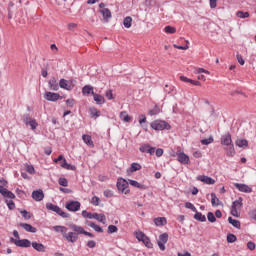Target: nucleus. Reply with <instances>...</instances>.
Segmentation results:
<instances>
[{
    "instance_id": "obj_1",
    "label": "nucleus",
    "mask_w": 256,
    "mask_h": 256,
    "mask_svg": "<svg viewBox=\"0 0 256 256\" xmlns=\"http://www.w3.org/2000/svg\"><path fill=\"white\" fill-rule=\"evenodd\" d=\"M53 230L56 231V233H61L63 235V238L68 241V243H75L77 242V239H79V236L75 232H68L67 233V227L65 226H54Z\"/></svg>"
},
{
    "instance_id": "obj_2",
    "label": "nucleus",
    "mask_w": 256,
    "mask_h": 256,
    "mask_svg": "<svg viewBox=\"0 0 256 256\" xmlns=\"http://www.w3.org/2000/svg\"><path fill=\"white\" fill-rule=\"evenodd\" d=\"M46 209H48V211H53V213H57V215H60L63 219H69V213L64 212L59 206L51 202L46 203Z\"/></svg>"
},
{
    "instance_id": "obj_3",
    "label": "nucleus",
    "mask_w": 256,
    "mask_h": 256,
    "mask_svg": "<svg viewBox=\"0 0 256 256\" xmlns=\"http://www.w3.org/2000/svg\"><path fill=\"white\" fill-rule=\"evenodd\" d=\"M135 237L138 241H142L145 247H147L148 249H153V243H151V239H149V237H147V235H145L143 231H136Z\"/></svg>"
},
{
    "instance_id": "obj_4",
    "label": "nucleus",
    "mask_w": 256,
    "mask_h": 256,
    "mask_svg": "<svg viewBox=\"0 0 256 256\" xmlns=\"http://www.w3.org/2000/svg\"><path fill=\"white\" fill-rule=\"evenodd\" d=\"M151 127L155 131H163L165 129L167 130L171 129V125H169V123L163 120H155L154 122L151 123Z\"/></svg>"
},
{
    "instance_id": "obj_5",
    "label": "nucleus",
    "mask_w": 256,
    "mask_h": 256,
    "mask_svg": "<svg viewBox=\"0 0 256 256\" xmlns=\"http://www.w3.org/2000/svg\"><path fill=\"white\" fill-rule=\"evenodd\" d=\"M117 189L118 191H121V193H124V195H128L129 193V182L127 180L120 178L117 181Z\"/></svg>"
},
{
    "instance_id": "obj_6",
    "label": "nucleus",
    "mask_w": 256,
    "mask_h": 256,
    "mask_svg": "<svg viewBox=\"0 0 256 256\" xmlns=\"http://www.w3.org/2000/svg\"><path fill=\"white\" fill-rule=\"evenodd\" d=\"M10 241L16 245V247H31V241L29 239H22V240H17L15 238H10Z\"/></svg>"
},
{
    "instance_id": "obj_7",
    "label": "nucleus",
    "mask_w": 256,
    "mask_h": 256,
    "mask_svg": "<svg viewBox=\"0 0 256 256\" xmlns=\"http://www.w3.org/2000/svg\"><path fill=\"white\" fill-rule=\"evenodd\" d=\"M177 161L181 163L182 165H189V156L185 154L184 152H181V150H178L176 152Z\"/></svg>"
},
{
    "instance_id": "obj_8",
    "label": "nucleus",
    "mask_w": 256,
    "mask_h": 256,
    "mask_svg": "<svg viewBox=\"0 0 256 256\" xmlns=\"http://www.w3.org/2000/svg\"><path fill=\"white\" fill-rule=\"evenodd\" d=\"M169 241V234L163 233L159 236L158 247L160 251H165V243Z\"/></svg>"
},
{
    "instance_id": "obj_9",
    "label": "nucleus",
    "mask_w": 256,
    "mask_h": 256,
    "mask_svg": "<svg viewBox=\"0 0 256 256\" xmlns=\"http://www.w3.org/2000/svg\"><path fill=\"white\" fill-rule=\"evenodd\" d=\"M234 187L241 193H253V189L247 184L234 183Z\"/></svg>"
},
{
    "instance_id": "obj_10",
    "label": "nucleus",
    "mask_w": 256,
    "mask_h": 256,
    "mask_svg": "<svg viewBox=\"0 0 256 256\" xmlns=\"http://www.w3.org/2000/svg\"><path fill=\"white\" fill-rule=\"evenodd\" d=\"M68 211H79L81 209V203L79 201H70L66 204Z\"/></svg>"
},
{
    "instance_id": "obj_11",
    "label": "nucleus",
    "mask_w": 256,
    "mask_h": 256,
    "mask_svg": "<svg viewBox=\"0 0 256 256\" xmlns=\"http://www.w3.org/2000/svg\"><path fill=\"white\" fill-rule=\"evenodd\" d=\"M141 153H149V155H155V147H151L149 144H142L139 148Z\"/></svg>"
},
{
    "instance_id": "obj_12",
    "label": "nucleus",
    "mask_w": 256,
    "mask_h": 256,
    "mask_svg": "<svg viewBox=\"0 0 256 256\" xmlns=\"http://www.w3.org/2000/svg\"><path fill=\"white\" fill-rule=\"evenodd\" d=\"M44 99H46V101H53V102L59 101V99H61V95L53 92H46L44 95Z\"/></svg>"
},
{
    "instance_id": "obj_13",
    "label": "nucleus",
    "mask_w": 256,
    "mask_h": 256,
    "mask_svg": "<svg viewBox=\"0 0 256 256\" xmlns=\"http://www.w3.org/2000/svg\"><path fill=\"white\" fill-rule=\"evenodd\" d=\"M197 181H201L202 183H206V185H215V179L205 176V175H199L197 176Z\"/></svg>"
},
{
    "instance_id": "obj_14",
    "label": "nucleus",
    "mask_w": 256,
    "mask_h": 256,
    "mask_svg": "<svg viewBox=\"0 0 256 256\" xmlns=\"http://www.w3.org/2000/svg\"><path fill=\"white\" fill-rule=\"evenodd\" d=\"M32 199H34V201H43V199H45L43 190H34L32 192Z\"/></svg>"
},
{
    "instance_id": "obj_15",
    "label": "nucleus",
    "mask_w": 256,
    "mask_h": 256,
    "mask_svg": "<svg viewBox=\"0 0 256 256\" xmlns=\"http://www.w3.org/2000/svg\"><path fill=\"white\" fill-rule=\"evenodd\" d=\"M221 144L224 145V147H227L229 145H233V140L231 139V134L227 133L221 137Z\"/></svg>"
},
{
    "instance_id": "obj_16",
    "label": "nucleus",
    "mask_w": 256,
    "mask_h": 256,
    "mask_svg": "<svg viewBox=\"0 0 256 256\" xmlns=\"http://www.w3.org/2000/svg\"><path fill=\"white\" fill-rule=\"evenodd\" d=\"M128 185L136 187V189H141L142 191L147 190V186H145V184H141L136 180H128Z\"/></svg>"
},
{
    "instance_id": "obj_17",
    "label": "nucleus",
    "mask_w": 256,
    "mask_h": 256,
    "mask_svg": "<svg viewBox=\"0 0 256 256\" xmlns=\"http://www.w3.org/2000/svg\"><path fill=\"white\" fill-rule=\"evenodd\" d=\"M59 87L61 89H65L66 91H71V89H73V86H71V84H69V81H67L66 79H60Z\"/></svg>"
},
{
    "instance_id": "obj_18",
    "label": "nucleus",
    "mask_w": 256,
    "mask_h": 256,
    "mask_svg": "<svg viewBox=\"0 0 256 256\" xmlns=\"http://www.w3.org/2000/svg\"><path fill=\"white\" fill-rule=\"evenodd\" d=\"M224 151H226L227 157H235V146L233 144L224 146Z\"/></svg>"
},
{
    "instance_id": "obj_19",
    "label": "nucleus",
    "mask_w": 256,
    "mask_h": 256,
    "mask_svg": "<svg viewBox=\"0 0 256 256\" xmlns=\"http://www.w3.org/2000/svg\"><path fill=\"white\" fill-rule=\"evenodd\" d=\"M99 13H101L104 21H109V19L112 17L111 10H109V8H103L99 10Z\"/></svg>"
},
{
    "instance_id": "obj_20",
    "label": "nucleus",
    "mask_w": 256,
    "mask_h": 256,
    "mask_svg": "<svg viewBox=\"0 0 256 256\" xmlns=\"http://www.w3.org/2000/svg\"><path fill=\"white\" fill-rule=\"evenodd\" d=\"M48 85L51 91H59V83H57V79L51 78L48 82Z\"/></svg>"
},
{
    "instance_id": "obj_21",
    "label": "nucleus",
    "mask_w": 256,
    "mask_h": 256,
    "mask_svg": "<svg viewBox=\"0 0 256 256\" xmlns=\"http://www.w3.org/2000/svg\"><path fill=\"white\" fill-rule=\"evenodd\" d=\"M31 245L35 251H38L39 253H45V245L38 242H32Z\"/></svg>"
},
{
    "instance_id": "obj_22",
    "label": "nucleus",
    "mask_w": 256,
    "mask_h": 256,
    "mask_svg": "<svg viewBox=\"0 0 256 256\" xmlns=\"http://www.w3.org/2000/svg\"><path fill=\"white\" fill-rule=\"evenodd\" d=\"M93 98L96 105H103L105 103V97H103L101 94L94 93Z\"/></svg>"
},
{
    "instance_id": "obj_23",
    "label": "nucleus",
    "mask_w": 256,
    "mask_h": 256,
    "mask_svg": "<svg viewBox=\"0 0 256 256\" xmlns=\"http://www.w3.org/2000/svg\"><path fill=\"white\" fill-rule=\"evenodd\" d=\"M90 117L92 119H97V117H101V111L97 110L95 107L89 108Z\"/></svg>"
},
{
    "instance_id": "obj_24",
    "label": "nucleus",
    "mask_w": 256,
    "mask_h": 256,
    "mask_svg": "<svg viewBox=\"0 0 256 256\" xmlns=\"http://www.w3.org/2000/svg\"><path fill=\"white\" fill-rule=\"evenodd\" d=\"M94 219H96V221H98L99 223H102V225H105V223H107V217L105 216V214L94 213Z\"/></svg>"
},
{
    "instance_id": "obj_25",
    "label": "nucleus",
    "mask_w": 256,
    "mask_h": 256,
    "mask_svg": "<svg viewBox=\"0 0 256 256\" xmlns=\"http://www.w3.org/2000/svg\"><path fill=\"white\" fill-rule=\"evenodd\" d=\"M83 95H94L95 92L93 91V86L86 85L82 88Z\"/></svg>"
},
{
    "instance_id": "obj_26",
    "label": "nucleus",
    "mask_w": 256,
    "mask_h": 256,
    "mask_svg": "<svg viewBox=\"0 0 256 256\" xmlns=\"http://www.w3.org/2000/svg\"><path fill=\"white\" fill-rule=\"evenodd\" d=\"M194 213H195L194 219L196 221H200L201 223H204V221H207V217L205 215H203V213L198 212L197 210Z\"/></svg>"
},
{
    "instance_id": "obj_27",
    "label": "nucleus",
    "mask_w": 256,
    "mask_h": 256,
    "mask_svg": "<svg viewBox=\"0 0 256 256\" xmlns=\"http://www.w3.org/2000/svg\"><path fill=\"white\" fill-rule=\"evenodd\" d=\"M82 140L84 141V143H85L86 145H88V147H94L93 139L91 138L90 135L84 134V135L82 136Z\"/></svg>"
},
{
    "instance_id": "obj_28",
    "label": "nucleus",
    "mask_w": 256,
    "mask_h": 256,
    "mask_svg": "<svg viewBox=\"0 0 256 256\" xmlns=\"http://www.w3.org/2000/svg\"><path fill=\"white\" fill-rule=\"evenodd\" d=\"M120 119H121V121H124V123L131 122V116H129V114H127V111H123L120 113Z\"/></svg>"
},
{
    "instance_id": "obj_29",
    "label": "nucleus",
    "mask_w": 256,
    "mask_h": 256,
    "mask_svg": "<svg viewBox=\"0 0 256 256\" xmlns=\"http://www.w3.org/2000/svg\"><path fill=\"white\" fill-rule=\"evenodd\" d=\"M154 225H167V218L165 217H158L154 220Z\"/></svg>"
},
{
    "instance_id": "obj_30",
    "label": "nucleus",
    "mask_w": 256,
    "mask_h": 256,
    "mask_svg": "<svg viewBox=\"0 0 256 256\" xmlns=\"http://www.w3.org/2000/svg\"><path fill=\"white\" fill-rule=\"evenodd\" d=\"M241 207H243V198H238V200H235L232 203V208L234 209H241Z\"/></svg>"
},
{
    "instance_id": "obj_31",
    "label": "nucleus",
    "mask_w": 256,
    "mask_h": 256,
    "mask_svg": "<svg viewBox=\"0 0 256 256\" xmlns=\"http://www.w3.org/2000/svg\"><path fill=\"white\" fill-rule=\"evenodd\" d=\"M132 23H133V18H131L130 16L124 18L123 20V25L126 29H130Z\"/></svg>"
},
{
    "instance_id": "obj_32",
    "label": "nucleus",
    "mask_w": 256,
    "mask_h": 256,
    "mask_svg": "<svg viewBox=\"0 0 256 256\" xmlns=\"http://www.w3.org/2000/svg\"><path fill=\"white\" fill-rule=\"evenodd\" d=\"M211 203H212V207L219 206V198H217V195L215 193H211Z\"/></svg>"
},
{
    "instance_id": "obj_33",
    "label": "nucleus",
    "mask_w": 256,
    "mask_h": 256,
    "mask_svg": "<svg viewBox=\"0 0 256 256\" xmlns=\"http://www.w3.org/2000/svg\"><path fill=\"white\" fill-rule=\"evenodd\" d=\"M235 143L237 147H247L249 145V142L245 139H238Z\"/></svg>"
},
{
    "instance_id": "obj_34",
    "label": "nucleus",
    "mask_w": 256,
    "mask_h": 256,
    "mask_svg": "<svg viewBox=\"0 0 256 256\" xmlns=\"http://www.w3.org/2000/svg\"><path fill=\"white\" fill-rule=\"evenodd\" d=\"M73 231H75L74 233H76V235L78 237H79V235H84L85 234V229H83V227H81V226H74Z\"/></svg>"
},
{
    "instance_id": "obj_35",
    "label": "nucleus",
    "mask_w": 256,
    "mask_h": 256,
    "mask_svg": "<svg viewBox=\"0 0 256 256\" xmlns=\"http://www.w3.org/2000/svg\"><path fill=\"white\" fill-rule=\"evenodd\" d=\"M135 171H141V164L132 163L130 167V173H135Z\"/></svg>"
},
{
    "instance_id": "obj_36",
    "label": "nucleus",
    "mask_w": 256,
    "mask_h": 256,
    "mask_svg": "<svg viewBox=\"0 0 256 256\" xmlns=\"http://www.w3.org/2000/svg\"><path fill=\"white\" fill-rule=\"evenodd\" d=\"M23 229H25L28 233H37V228L33 225H22Z\"/></svg>"
},
{
    "instance_id": "obj_37",
    "label": "nucleus",
    "mask_w": 256,
    "mask_h": 256,
    "mask_svg": "<svg viewBox=\"0 0 256 256\" xmlns=\"http://www.w3.org/2000/svg\"><path fill=\"white\" fill-rule=\"evenodd\" d=\"M82 217L84 219H94L95 213L88 212L87 210L82 211Z\"/></svg>"
},
{
    "instance_id": "obj_38",
    "label": "nucleus",
    "mask_w": 256,
    "mask_h": 256,
    "mask_svg": "<svg viewBox=\"0 0 256 256\" xmlns=\"http://www.w3.org/2000/svg\"><path fill=\"white\" fill-rule=\"evenodd\" d=\"M165 33H169L171 35H173L174 33H177V28L173 27V26H166L164 28Z\"/></svg>"
},
{
    "instance_id": "obj_39",
    "label": "nucleus",
    "mask_w": 256,
    "mask_h": 256,
    "mask_svg": "<svg viewBox=\"0 0 256 256\" xmlns=\"http://www.w3.org/2000/svg\"><path fill=\"white\" fill-rule=\"evenodd\" d=\"M28 125L31 127L32 131H35V129L39 127V123H37V120L35 119H32L31 121H29Z\"/></svg>"
},
{
    "instance_id": "obj_40",
    "label": "nucleus",
    "mask_w": 256,
    "mask_h": 256,
    "mask_svg": "<svg viewBox=\"0 0 256 256\" xmlns=\"http://www.w3.org/2000/svg\"><path fill=\"white\" fill-rule=\"evenodd\" d=\"M235 241H237V236H235V234L229 233L227 235V243H235Z\"/></svg>"
},
{
    "instance_id": "obj_41",
    "label": "nucleus",
    "mask_w": 256,
    "mask_h": 256,
    "mask_svg": "<svg viewBox=\"0 0 256 256\" xmlns=\"http://www.w3.org/2000/svg\"><path fill=\"white\" fill-rule=\"evenodd\" d=\"M213 141H214L213 136H210V137L207 138V139H202V140L200 141V143H201L202 145H211V143H213Z\"/></svg>"
},
{
    "instance_id": "obj_42",
    "label": "nucleus",
    "mask_w": 256,
    "mask_h": 256,
    "mask_svg": "<svg viewBox=\"0 0 256 256\" xmlns=\"http://www.w3.org/2000/svg\"><path fill=\"white\" fill-rule=\"evenodd\" d=\"M207 219L210 223H215L217 221V218L215 217V214H213V212H208Z\"/></svg>"
},
{
    "instance_id": "obj_43",
    "label": "nucleus",
    "mask_w": 256,
    "mask_h": 256,
    "mask_svg": "<svg viewBox=\"0 0 256 256\" xmlns=\"http://www.w3.org/2000/svg\"><path fill=\"white\" fill-rule=\"evenodd\" d=\"M236 15L240 19H247V17H249V12L238 11Z\"/></svg>"
},
{
    "instance_id": "obj_44",
    "label": "nucleus",
    "mask_w": 256,
    "mask_h": 256,
    "mask_svg": "<svg viewBox=\"0 0 256 256\" xmlns=\"http://www.w3.org/2000/svg\"><path fill=\"white\" fill-rule=\"evenodd\" d=\"M20 213H21L22 217H24V219H31V217H33V214H31L27 210H22V211H20Z\"/></svg>"
},
{
    "instance_id": "obj_45",
    "label": "nucleus",
    "mask_w": 256,
    "mask_h": 256,
    "mask_svg": "<svg viewBox=\"0 0 256 256\" xmlns=\"http://www.w3.org/2000/svg\"><path fill=\"white\" fill-rule=\"evenodd\" d=\"M91 203L92 205H94L95 207H99V203H101V199L97 196L92 197L91 199Z\"/></svg>"
},
{
    "instance_id": "obj_46",
    "label": "nucleus",
    "mask_w": 256,
    "mask_h": 256,
    "mask_svg": "<svg viewBox=\"0 0 256 256\" xmlns=\"http://www.w3.org/2000/svg\"><path fill=\"white\" fill-rule=\"evenodd\" d=\"M62 166H64V169H67V171H75L77 169V167H75L67 162H64V164Z\"/></svg>"
},
{
    "instance_id": "obj_47",
    "label": "nucleus",
    "mask_w": 256,
    "mask_h": 256,
    "mask_svg": "<svg viewBox=\"0 0 256 256\" xmlns=\"http://www.w3.org/2000/svg\"><path fill=\"white\" fill-rule=\"evenodd\" d=\"M33 118H31V115L29 114H24L22 116V120L25 123V125H29V122L32 120Z\"/></svg>"
},
{
    "instance_id": "obj_48",
    "label": "nucleus",
    "mask_w": 256,
    "mask_h": 256,
    "mask_svg": "<svg viewBox=\"0 0 256 256\" xmlns=\"http://www.w3.org/2000/svg\"><path fill=\"white\" fill-rule=\"evenodd\" d=\"M185 207L186 209H191V211H193L194 213L197 212V208L191 202H186Z\"/></svg>"
},
{
    "instance_id": "obj_49",
    "label": "nucleus",
    "mask_w": 256,
    "mask_h": 256,
    "mask_svg": "<svg viewBox=\"0 0 256 256\" xmlns=\"http://www.w3.org/2000/svg\"><path fill=\"white\" fill-rule=\"evenodd\" d=\"M16 195H18V197H20V199H25L27 194L25 193V191L17 188L16 189Z\"/></svg>"
},
{
    "instance_id": "obj_50",
    "label": "nucleus",
    "mask_w": 256,
    "mask_h": 256,
    "mask_svg": "<svg viewBox=\"0 0 256 256\" xmlns=\"http://www.w3.org/2000/svg\"><path fill=\"white\" fill-rule=\"evenodd\" d=\"M2 197H7L8 199H15V194L9 190H6Z\"/></svg>"
},
{
    "instance_id": "obj_51",
    "label": "nucleus",
    "mask_w": 256,
    "mask_h": 256,
    "mask_svg": "<svg viewBox=\"0 0 256 256\" xmlns=\"http://www.w3.org/2000/svg\"><path fill=\"white\" fill-rule=\"evenodd\" d=\"M58 183L61 187H67L69 185V181L66 178H59Z\"/></svg>"
},
{
    "instance_id": "obj_52",
    "label": "nucleus",
    "mask_w": 256,
    "mask_h": 256,
    "mask_svg": "<svg viewBox=\"0 0 256 256\" xmlns=\"http://www.w3.org/2000/svg\"><path fill=\"white\" fill-rule=\"evenodd\" d=\"M105 97L111 101V99H115V96H113V90H106Z\"/></svg>"
},
{
    "instance_id": "obj_53",
    "label": "nucleus",
    "mask_w": 256,
    "mask_h": 256,
    "mask_svg": "<svg viewBox=\"0 0 256 256\" xmlns=\"http://www.w3.org/2000/svg\"><path fill=\"white\" fill-rule=\"evenodd\" d=\"M6 204H7V207L13 211V209H15V202H13V200H6Z\"/></svg>"
},
{
    "instance_id": "obj_54",
    "label": "nucleus",
    "mask_w": 256,
    "mask_h": 256,
    "mask_svg": "<svg viewBox=\"0 0 256 256\" xmlns=\"http://www.w3.org/2000/svg\"><path fill=\"white\" fill-rule=\"evenodd\" d=\"M159 111V107L156 106L155 108L149 111V115H151V117H153V115H159Z\"/></svg>"
},
{
    "instance_id": "obj_55",
    "label": "nucleus",
    "mask_w": 256,
    "mask_h": 256,
    "mask_svg": "<svg viewBox=\"0 0 256 256\" xmlns=\"http://www.w3.org/2000/svg\"><path fill=\"white\" fill-rule=\"evenodd\" d=\"M228 222L230 225H241V222L239 220L233 219L232 217L228 218Z\"/></svg>"
},
{
    "instance_id": "obj_56",
    "label": "nucleus",
    "mask_w": 256,
    "mask_h": 256,
    "mask_svg": "<svg viewBox=\"0 0 256 256\" xmlns=\"http://www.w3.org/2000/svg\"><path fill=\"white\" fill-rule=\"evenodd\" d=\"M118 229L115 225H109L108 226V233H117Z\"/></svg>"
},
{
    "instance_id": "obj_57",
    "label": "nucleus",
    "mask_w": 256,
    "mask_h": 256,
    "mask_svg": "<svg viewBox=\"0 0 256 256\" xmlns=\"http://www.w3.org/2000/svg\"><path fill=\"white\" fill-rule=\"evenodd\" d=\"M26 171L27 173H30V175H33L35 173V168L33 167V165H27Z\"/></svg>"
},
{
    "instance_id": "obj_58",
    "label": "nucleus",
    "mask_w": 256,
    "mask_h": 256,
    "mask_svg": "<svg viewBox=\"0 0 256 256\" xmlns=\"http://www.w3.org/2000/svg\"><path fill=\"white\" fill-rule=\"evenodd\" d=\"M87 247H89V249H95L97 243L94 240H90L87 242Z\"/></svg>"
},
{
    "instance_id": "obj_59",
    "label": "nucleus",
    "mask_w": 256,
    "mask_h": 256,
    "mask_svg": "<svg viewBox=\"0 0 256 256\" xmlns=\"http://www.w3.org/2000/svg\"><path fill=\"white\" fill-rule=\"evenodd\" d=\"M91 227H93L94 231H96L97 233H103V228H101L100 225H91Z\"/></svg>"
},
{
    "instance_id": "obj_60",
    "label": "nucleus",
    "mask_w": 256,
    "mask_h": 256,
    "mask_svg": "<svg viewBox=\"0 0 256 256\" xmlns=\"http://www.w3.org/2000/svg\"><path fill=\"white\" fill-rule=\"evenodd\" d=\"M247 248L250 250V251H255V242H248L247 243Z\"/></svg>"
},
{
    "instance_id": "obj_61",
    "label": "nucleus",
    "mask_w": 256,
    "mask_h": 256,
    "mask_svg": "<svg viewBox=\"0 0 256 256\" xmlns=\"http://www.w3.org/2000/svg\"><path fill=\"white\" fill-rule=\"evenodd\" d=\"M231 215H233V217H239V211H237V208L231 207Z\"/></svg>"
},
{
    "instance_id": "obj_62",
    "label": "nucleus",
    "mask_w": 256,
    "mask_h": 256,
    "mask_svg": "<svg viewBox=\"0 0 256 256\" xmlns=\"http://www.w3.org/2000/svg\"><path fill=\"white\" fill-rule=\"evenodd\" d=\"M66 105L68 107H73V105H75V99H67L66 100Z\"/></svg>"
},
{
    "instance_id": "obj_63",
    "label": "nucleus",
    "mask_w": 256,
    "mask_h": 256,
    "mask_svg": "<svg viewBox=\"0 0 256 256\" xmlns=\"http://www.w3.org/2000/svg\"><path fill=\"white\" fill-rule=\"evenodd\" d=\"M104 197H107V198L113 197V192L111 190H105Z\"/></svg>"
},
{
    "instance_id": "obj_64",
    "label": "nucleus",
    "mask_w": 256,
    "mask_h": 256,
    "mask_svg": "<svg viewBox=\"0 0 256 256\" xmlns=\"http://www.w3.org/2000/svg\"><path fill=\"white\" fill-rule=\"evenodd\" d=\"M154 153H156V157H163V149L158 148Z\"/></svg>"
}]
</instances>
